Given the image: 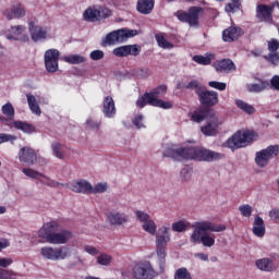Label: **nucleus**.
<instances>
[{
  "label": "nucleus",
  "mask_w": 279,
  "mask_h": 279,
  "mask_svg": "<svg viewBox=\"0 0 279 279\" xmlns=\"http://www.w3.org/2000/svg\"><path fill=\"white\" fill-rule=\"evenodd\" d=\"M166 158L173 160H196L197 162H215L223 158V154L202 147H169L163 151Z\"/></svg>",
  "instance_id": "1"
},
{
  "label": "nucleus",
  "mask_w": 279,
  "mask_h": 279,
  "mask_svg": "<svg viewBox=\"0 0 279 279\" xmlns=\"http://www.w3.org/2000/svg\"><path fill=\"white\" fill-rule=\"evenodd\" d=\"M225 230V225H215L210 221L196 222L190 241L194 244L202 243L204 247H213L215 245V235H210L208 232H223Z\"/></svg>",
  "instance_id": "2"
},
{
  "label": "nucleus",
  "mask_w": 279,
  "mask_h": 279,
  "mask_svg": "<svg viewBox=\"0 0 279 279\" xmlns=\"http://www.w3.org/2000/svg\"><path fill=\"white\" fill-rule=\"evenodd\" d=\"M191 121L194 123H202L207 121L204 126L201 128V132L205 136H217L219 134V128L223 125V121L219 119V116L215 114V111L208 109H198L191 116Z\"/></svg>",
  "instance_id": "3"
},
{
  "label": "nucleus",
  "mask_w": 279,
  "mask_h": 279,
  "mask_svg": "<svg viewBox=\"0 0 279 279\" xmlns=\"http://www.w3.org/2000/svg\"><path fill=\"white\" fill-rule=\"evenodd\" d=\"M60 225L56 221L47 222L38 231L40 239H46L48 243L52 245H64L73 239V233L69 230H59Z\"/></svg>",
  "instance_id": "4"
},
{
  "label": "nucleus",
  "mask_w": 279,
  "mask_h": 279,
  "mask_svg": "<svg viewBox=\"0 0 279 279\" xmlns=\"http://www.w3.org/2000/svg\"><path fill=\"white\" fill-rule=\"evenodd\" d=\"M171 228L169 226H161L156 231V252L159 263L160 271H165V263L167 260V244L171 242Z\"/></svg>",
  "instance_id": "5"
},
{
  "label": "nucleus",
  "mask_w": 279,
  "mask_h": 279,
  "mask_svg": "<svg viewBox=\"0 0 279 279\" xmlns=\"http://www.w3.org/2000/svg\"><path fill=\"white\" fill-rule=\"evenodd\" d=\"M258 134L254 131H238L227 141V147L229 149H241V147H247L250 143L256 141Z\"/></svg>",
  "instance_id": "6"
},
{
  "label": "nucleus",
  "mask_w": 279,
  "mask_h": 279,
  "mask_svg": "<svg viewBox=\"0 0 279 279\" xmlns=\"http://www.w3.org/2000/svg\"><path fill=\"white\" fill-rule=\"evenodd\" d=\"M138 34L136 29H118L112 31L106 35V37L101 40V47H112V45H119V43H125L128 38H134Z\"/></svg>",
  "instance_id": "7"
},
{
  "label": "nucleus",
  "mask_w": 279,
  "mask_h": 279,
  "mask_svg": "<svg viewBox=\"0 0 279 279\" xmlns=\"http://www.w3.org/2000/svg\"><path fill=\"white\" fill-rule=\"evenodd\" d=\"M167 95V86L160 85L157 88L153 89L150 93H146V97L149 99V106H155V108H162L163 110H170L173 108L171 101H165L160 97Z\"/></svg>",
  "instance_id": "8"
},
{
  "label": "nucleus",
  "mask_w": 279,
  "mask_h": 279,
  "mask_svg": "<svg viewBox=\"0 0 279 279\" xmlns=\"http://www.w3.org/2000/svg\"><path fill=\"white\" fill-rule=\"evenodd\" d=\"M279 154L278 145H270L265 149H262L255 155V165L260 169H265L269 165V160H274Z\"/></svg>",
  "instance_id": "9"
},
{
  "label": "nucleus",
  "mask_w": 279,
  "mask_h": 279,
  "mask_svg": "<svg viewBox=\"0 0 279 279\" xmlns=\"http://www.w3.org/2000/svg\"><path fill=\"white\" fill-rule=\"evenodd\" d=\"M204 12L202 7H191L187 12L178 11L175 16L181 21V23H189L191 27L199 25V14Z\"/></svg>",
  "instance_id": "10"
},
{
  "label": "nucleus",
  "mask_w": 279,
  "mask_h": 279,
  "mask_svg": "<svg viewBox=\"0 0 279 279\" xmlns=\"http://www.w3.org/2000/svg\"><path fill=\"white\" fill-rule=\"evenodd\" d=\"M40 255L43 256V258H45V260H64V258L69 256V247L44 246L40 248Z\"/></svg>",
  "instance_id": "11"
},
{
  "label": "nucleus",
  "mask_w": 279,
  "mask_h": 279,
  "mask_svg": "<svg viewBox=\"0 0 279 279\" xmlns=\"http://www.w3.org/2000/svg\"><path fill=\"white\" fill-rule=\"evenodd\" d=\"M136 219H138L140 222H142V228L144 232H147L148 234H151V236L156 235V232L158 231V226H156V222L149 214L137 210L135 211Z\"/></svg>",
  "instance_id": "12"
},
{
  "label": "nucleus",
  "mask_w": 279,
  "mask_h": 279,
  "mask_svg": "<svg viewBox=\"0 0 279 279\" xmlns=\"http://www.w3.org/2000/svg\"><path fill=\"white\" fill-rule=\"evenodd\" d=\"M196 94L203 106H216V104H219V94L215 90H207L206 87H199L196 89Z\"/></svg>",
  "instance_id": "13"
},
{
  "label": "nucleus",
  "mask_w": 279,
  "mask_h": 279,
  "mask_svg": "<svg viewBox=\"0 0 279 279\" xmlns=\"http://www.w3.org/2000/svg\"><path fill=\"white\" fill-rule=\"evenodd\" d=\"M112 11L109 9H93L88 8L87 10L84 11L83 13V19L85 21H88L89 23H97V21H101V19H108V16H111Z\"/></svg>",
  "instance_id": "14"
},
{
  "label": "nucleus",
  "mask_w": 279,
  "mask_h": 279,
  "mask_svg": "<svg viewBox=\"0 0 279 279\" xmlns=\"http://www.w3.org/2000/svg\"><path fill=\"white\" fill-rule=\"evenodd\" d=\"M276 5L258 4L256 8V16L259 21L274 25V10Z\"/></svg>",
  "instance_id": "15"
},
{
  "label": "nucleus",
  "mask_w": 279,
  "mask_h": 279,
  "mask_svg": "<svg viewBox=\"0 0 279 279\" xmlns=\"http://www.w3.org/2000/svg\"><path fill=\"white\" fill-rule=\"evenodd\" d=\"M133 276L136 279H154L156 270H154L149 263L138 264L133 269Z\"/></svg>",
  "instance_id": "16"
},
{
  "label": "nucleus",
  "mask_w": 279,
  "mask_h": 279,
  "mask_svg": "<svg viewBox=\"0 0 279 279\" xmlns=\"http://www.w3.org/2000/svg\"><path fill=\"white\" fill-rule=\"evenodd\" d=\"M107 221L110 226H128L130 222V215L121 210H110L107 213Z\"/></svg>",
  "instance_id": "17"
},
{
  "label": "nucleus",
  "mask_w": 279,
  "mask_h": 279,
  "mask_svg": "<svg viewBox=\"0 0 279 279\" xmlns=\"http://www.w3.org/2000/svg\"><path fill=\"white\" fill-rule=\"evenodd\" d=\"M58 60H60V50L56 48L46 50L44 54L46 71H58Z\"/></svg>",
  "instance_id": "18"
},
{
  "label": "nucleus",
  "mask_w": 279,
  "mask_h": 279,
  "mask_svg": "<svg viewBox=\"0 0 279 279\" xmlns=\"http://www.w3.org/2000/svg\"><path fill=\"white\" fill-rule=\"evenodd\" d=\"M141 51L142 48L140 45H125L113 49V56L117 58H128V56L136 58L137 56H141Z\"/></svg>",
  "instance_id": "19"
},
{
  "label": "nucleus",
  "mask_w": 279,
  "mask_h": 279,
  "mask_svg": "<svg viewBox=\"0 0 279 279\" xmlns=\"http://www.w3.org/2000/svg\"><path fill=\"white\" fill-rule=\"evenodd\" d=\"M19 159L22 165H25V167H33V165H36V161L38 160V155H36V150H34V148L23 147L19 151Z\"/></svg>",
  "instance_id": "20"
},
{
  "label": "nucleus",
  "mask_w": 279,
  "mask_h": 279,
  "mask_svg": "<svg viewBox=\"0 0 279 279\" xmlns=\"http://www.w3.org/2000/svg\"><path fill=\"white\" fill-rule=\"evenodd\" d=\"M65 189H70L73 193H82L83 195H90L92 184L86 180L73 181L65 184Z\"/></svg>",
  "instance_id": "21"
},
{
  "label": "nucleus",
  "mask_w": 279,
  "mask_h": 279,
  "mask_svg": "<svg viewBox=\"0 0 279 279\" xmlns=\"http://www.w3.org/2000/svg\"><path fill=\"white\" fill-rule=\"evenodd\" d=\"M243 28L236 26H230L229 28L222 32V40L225 43H234V40H239L241 36H243Z\"/></svg>",
  "instance_id": "22"
},
{
  "label": "nucleus",
  "mask_w": 279,
  "mask_h": 279,
  "mask_svg": "<svg viewBox=\"0 0 279 279\" xmlns=\"http://www.w3.org/2000/svg\"><path fill=\"white\" fill-rule=\"evenodd\" d=\"M4 16L8 19V21H12V19H23L25 16L26 11L25 7L21 4V2H14L10 10H5L3 12Z\"/></svg>",
  "instance_id": "23"
},
{
  "label": "nucleus",
  "mask_w": 279,
  "mask_h": 279,
  "mask_svg": "<svg viewBox=\"0 0 279 279\" xmlns=\"http://www.w3.org/2000/svg\"><path fill=\"white\" fill-rule=\"evenodd\" d=\"M28 29L34 43H38V40H45V38H47V31L43 28V26H36L34 22L29 23Z\"/></svg>",
  "instance_id": "24"
},
{
  "label": "nucleus",
  "mask_w": 279,
  "mask_h": 279,
  "mask_svg": "<svg viewBox=\"0 0 279 279\" xmlns=\"http://www.w3.org/2000/svg\"><path fill=\"white\" fill-rule=\"evenodd\" d=\"M102 112H104L105 117H107V119H112V117H114V114H117V107H114V99H112V97L107 96L104 99Z\"/></svg>",
  "instance_id": "25"
},
{
  "label": "nucleus",
  "mask_w": 279,
  "mask_h": 279,
  "mask_svg": "<svg viewBox=\"0 0 279 279\" xmlns=\"http://www.w3.org/2000/svg\"><path fill=\"white\" fill-rule=\"evenodd\" d=\"M154 5L155 0H137L136 10L140 14H151Z\"/></svg>",
  "instance_id": "26"
},
{
  "label": "nucleus",
  "mask_w": 279,
  "mask_h": 279,
  "mask_svg": "<svg viewBox=\"0 0 279 279\" xmlns=\"http://www.w3.org/2000/svg\"><path fill=\"white\" fill-rule=\"evenodd\" d=\"M265 220H263L260 216H255L253 222V234L259 239H263V236H265Z\"/></svg>",
  "instance_id": "27"
},
{
  "label": "nucleus",
  "mask_w": 279,
  "mask_h": 279,
  "mask_svg": "<svg viewBox=\"0 0 279 279\" xmlns=\"http://www.w3.org/2000/svg\"><path fill=\"white\" fill-rule=\"evenodd\" d=\"M25 32V26L23 25H17V26H11L7 32H5V38L7 40H19V37L21 34Z\"/></svg>",
  "instance_id": "28"
},
{
  "label": "nucleus",
  "mask_w": 279,
  "mask_h": 279,
  "mask_svg": "<svg viewBox=\"0 0 279 279\" xmlns=\"http://www.w3.org/2000/svg\"><path fill=\"white\" fill-rule=\"evenodd\" d=\"M10 128H15V130H21L24 134H34L36 132V126L23 121H15L10 124Z\"/></svg>",
  "instance_id": "29"
},
{
  "label": "nucleus",
  "mask_w": 279,
  "mask_h": 279,
  "mask_svg": "<svg viewBox=\"0 0 279 279\" xmlns=\"http://www.w3.org/2000/svg\"><path fill=\"white\" fill-rule=\"evenodd\" d=\"M255 266L260 271H274V269H276V267L274 266V260L267 257L255 260Z\"/></svg>",
  "instance_id": "30"
},
{
  "label": "nucleus",
  "mask_w": 279,
  "mask_h": 279,
  "mask_svg": "<svg viewBox=\"0 0 279 279\" xmlns=\"http://www.w3.org/2000/svg\"><path fill=\"white\" fill-rule=\"evenodd\" d=\"M269 88V82L259 81L258 83H251L246 85V90L248 93H263V90H267Z\"/></svg>",
  "instance_id": "31"
},
{
  "label": "nucleus",
  "mask_w": 279,
  "mask_h": 279,
  "mask_svg": "<svg viewBox=\"0 0 279 279\" xmlns=\"http://www.w3.org/2000/svg\"><path fill=\"white\" fill-rule=\"evenodd\" d=\"M236 71V65L231 59H222L217 61V71Z\"/></svg>",
  "instance_id": "32"
},
{
  "label": "nucleus",
  "mask_w": 279,
  "mask_h": 279,
  "mask_svg": "<svg viewBox=\"0 0 279 279\" xmlns=\"http://www.w3.org/2000/svg\"><path fill=\"white\" fill-rule=\"evenodd\" d=\"M26 99L33 114H37V117H40L43 111L40 110V106H38V102L36 101V97L32 94H27Z\"/></svg>",
  "instance_id": "33"
},
{
  "label": "nucleus",
  "mask_w": 279,
  "mask_h": 279,
  "mask_svg": "<svg viewBox=\"0 0 279 279\" xmlns=\"http://www.w3.org/2000/svg\"><path fill=\"white\" fill-rule=\"evenodd\" d=\"M156 43L161 49H173V44L165 37V33H158L155 35Z\"/></svg>",
  "instance_id": "34"
},
{
  "label": "nucleus",
  "mask_w": 279,
  "mask_h": 279,
  "mask_svg": "<svg viewBox=\"0 0 279 279\" xmlns=\"http://www.w3.org/2000/svg\"><path fill=\"white\" fill-rule=\"evenodd\" d=\"M235 106L240 110H242V112H245L246 114H254V112H256V109L254 108V106H252L241 99L235 100Z\"/></svg>",
  "instance_id": "35"
},
{
  "label": "nucleus",
  "mask_w": 279,
  "mask_h": 279,
  "mask_svg": "<svg viewBox=\"0 0 279 279\" xmlns=\"http://www.w3.org/2000/svg\"><path fill=\"white\" fill-rule=\"evenodd\" d=\"M51 149L56 158H58L59 160H64V146H62L60 142H53L51 144Z\"/></svg>",
  "instance_id": "36"
},
{
  "label": "nucleus",
  "mask_w": 279,
  "mask_h": 279,
  "mask_svg": "<svg viewBox=\"0 0 279 279\" xmlns=\"http://www.w3.org/2000/svg\"><path fill=\"white\" fill-rule=\"evenodd\" d=\"M64 62H68V64H84L86 61L85 57L80 54H70L66 57H63Z\"/></svg>",
  "instance_id": "37"
},
{
  "label": "nucleus",
  "mask_w": 279,
  "mask_h": 279,
  "mask_svg": "<svg viewBox=\"0 0 279 279\" xmlns=\"http://www.w3.org/2000/svg\"><path fill=\"white\" fill-rule=\"evenodd\" d=\"M213 58H215V54H207L206 57L202 54H196L193 57V61L197 64H203V66H207V64H210L213 62Z\"/></svg>",
  "instance_id": "38"
},
{
  "label": "nucleus",
  "mask_w": 279,
  "mask_h": 279,
  "mask_svg": "<svg viewBox=\"0 0 279 279\" xmlns=\"http://www.w3.org/2000/svg\"><path fill=\"white\" fill-rule=\"evenodd\" d=\"M41 178H43V180H40L41 184H45L46 186H49L50 189H58V186L66 187V184H61L60 182L52 180L45 174H43Z\"/></svg>",
  "instance_id": "39"
},
{
  "label": "nucleus",
  "mask_w": 279,
  "mask_h": 279,
  "mask_svg": "<svg viewBox=\"0 0 279 279\" xmlns=\"http://www.w3.org/2000/svg\"><path fill=\"white\" fill-rule=\"evenodd\" d=\"M225 10L228 14H234L236 10H241V0H231V3L226 4Z\"/></svg>",
  "instance_id": "40"
},
{
  "label": "nucleus",
  "mask_w": 279,
  "mask_h": 279,
  "mask_svg": "<svg viewBox=\"0 0 279 279\" xmlns=\"http://www.w3.org/2000/svg\"><path fill=\"white\" fill-rule=\"evenodd\" d=\"M22 172L24 173V175H26L27 178H32L33 180H40V178H43V173L31 168H23Z\"/></svg>",
  "instance_id": "41"
},
{
  "label": "nucleus",
  "mask_w": 279,
  "mask_h": 279,
  "mask_svg": "<svg viewBox=\"0 0 279 279\" xmlns=\"http://www.w3.org/2000/svg\"><path fill=\"white\" fill-rule=\"evenodd\" d=\"M2 113L8 117V119H14V107L12 104L7 102L5 105L2 106Z\"/></svg>",
  "instance_id": "42"
},
{
  "label": "nucleus",
  "mask_w": 279,
  "mask_h": 279,
  "mask_svg": "<svg viewBox=\"0 0 279 279\" xmlns=\"http://www.w3.org/2000/svg\"><path fill=\"white\" fill-rule=\"evenodd\" d=\"M19 274L14 272L13 270H8L0 268V279H16Z\"/></svg>",
  "instance_id": "43"
},
{
  "label": "nucleus",
  "mask_w": 279,
  "mask_h": 279,
  "mask_svg": "<svg viewBox=\"0 0 279 279\" xmlns=\"http://www.w3.org/2000/svg\"><path fill=\"white\" fill-rule=\"evenodd\" d=\"M108 191V183H97L95 187L92 185L90 194H99V193H106Z\"/></svg>",
  "instance_id": "44"
},
{
  "label": "nucleus",
  "mask_w": 279,
  "mask_h": 279,
  "mask_svg": "<svg viewBox=\"0 0 279 279\" xmlns=\"http://www.w3.org/2000/svg\"><path fill=\"white\" fill-rule=\"evenodd\" d=\"M97 263H98V265H104L105 267H108V265H110V263H112V256H110L108 254H100L97 257Z\"/></svg>",
  "instance_id": "45"
},
{
  "label": "nucleus",
  "mask_w": 279,
  "mask_h": 279,
  "mask_svg": "<svg viewBox=\"0 0 279 279\" xmlns=\"http://www.w3.org/2000/svg\"><path fill=\"white\" fill-rule=\"evenodd\" d=\"M242 217H252L254 208L251 205L244 204L239 207Z\"/></svg>",
  "instance_id": "46"
},
{
  "label": "nucleus",
  "mask_w": 279,
  "mask_h": 279,
  "mask_svg": "<svg viewBox=\"0 0 279 279\" xmlns=\"http://www.w3.org/2000/svg\"><path fill=\"white\" fill-rule=\"evenodd\" d=\"M174 279H193L191 278V272L186 268H180L174 275Z\"/></svg>",
  "instance_id": "47"
},
{
  "label": "nucleus",
  "mask_w": 279,
  "mask_h": 279,
  "mask_svg": "<svg viewBox=\"0 0 279 279\" xmlns=\"http://www.w3.org/2000/svg\"><path fill=\"white\" fill-rule=\"evenodd\" d=\"M267 62H270V64H274L275 66H278L279 63V53L278 52H271L268 56L264 57Z\"/></svg>",
  "instance_id": "48"
},
{
  "label": "nucleus",
  "mask_w": 279,
  "mask_h": 279,
  "mask_svg": "<svg viewBox=\"0 0 279 279\" xmlns=\"http://www.w3.org/2000/svg\"><path fill=\"white\" fill-rule=\"evenodd\" d=\"M16 141V135L0 133V145L2 143H14Z\"/></svg>",
  "instance_id": "49"
},
{
  "label": "nucleus",
  "mask_w": 279,
  "mask_h": 279,
  "mask_svg": "<svg viewBox=\"0 0 279 279\" xmlns=\"http://www.w3.org/2000/svg\"><path fill=\"white\" fill-rule=\"evenodd\" d=\"M105 56L106 53H104V50H93L89 53L90 60H94L95 62H97L98 60H104Z\"/></svg>",
  "instance_id": "50"
},
{
  "label": "nucleus",
  "mask_w": 279,
  "mask_h": 279,
  "mask_svg": "<svg viewBox=\"0 0 279 279\" xmlns=\"http://www.w3.org/2000/svg\"><path fill=\"white\" fill-rule=\"evenodd\" d=\"M187 226L184 221H178L172 223L173 232H185Z\"/></svg>",
  "instance_id": "51"
},
{
  "label": "nucleus",
  "mask_w": 279,
  "mask_h": 279,
  "mask_svg": "<svg viewBox=\"0 0 279 279\" xmlns=\"http://www.w3.org/2000/svg\"><path fill=\"white\" fill-rule=\"evenodd\" d=\"M268 84L271 90H278L279 93V75L272 76Z\"/></svg>",
  "instance_id": "52"
},
{
  "label": "nucleus",
  "mask_w": 279,
  "mask_h": 279,
  "mask_svg": "<svg viewBox=\"0 0 279 279\" xmlns=\"http://www.w3.org/2000/svg\"><path fill=\"white\" fill-rule=\"evenodd\" d=\"M208 86H210V88H216V90H226V83H221V82H217V81H210L208 83Z\"/></svg>",
  "instance_id": "53"
},
{
  "label": "nucleus",
  "mask_w": 279,
  "mask_h": 279,
  "mask_svg": "<svg viewBox=\"0 0 279 279\" xmlns=\"http://www.w3.org/2000/svg\"><path fill=\"white\" fill-rule=\"evenodd\" d=\"M149 105V96L147 94H144L141 98L137 99L136 106L137 108H145V106Z\"/></svg>",
  "instance_id": "54"
},
{
  "label": "nucleus",
  "mask_w": 279,
  "mask_h": 279,
  "mask_svg": "<svg viewBox=\"0 0 279 279\" xmlns=\"http://www.w3.org/2000/svg\"><path fill=\"white\" fill-rule=\"evenodd\" d=\"M278 49H279V41L277 39H270L268 41V51H270V53H276Z\"/></svg>",
  "instance_id": "55"
},
{
  "label": "nucleus",
  "mask_w": 279,
  "mask_h": 279,
  "mask_svg": "<svg viewBox=\"0 0 279 279\" xmlns=\"http://www.w3.org/2000/svg\"><path fill=\"white\" fill-rule=\"evenodd\" d=\"M86 125H87V128H90V130H99L101 122L89 118L86 121Z\"/></svg>",
  "instance_id": "56"
},
{
  "label": "nucleus",
  "mask_w": 279,
  "mask_h": 279,
  "mask_svg": "<svg viewBox=\"0 0 279 279\" xmlns=\"http://www.w3.org/2000/svg\"><path fill=\"white\" fill-rule=\"evenodd\" d=\"M133 124L135 128H137V130L145 128V124H143V114H137L133 120Z\"/></svg>",
  "instance_id": "57"
},
{
  "label": "nucleus",
  "mask_w": 279,
  "mask_h": 279,
  "mask_svg": "<svg viewBox=\"0 0 279 279\" xmlns=\"http://www.w3.org/2000/svg\"><path fill=\"white\" fill-rule=\"evenodd\" d=\"M191 175H192L191 170H189L187 168H183L181 170V180L183 182H189V180H191Z\"/></svg>",
  "instance_id": "58"
},
{
  "label": "nucleus",
  "mask_w": 279,
  "mask_h": 279,
  "mask_svg": "<svg viewBox=\"0 0 279 279\" xmlns=\"http://www.w3.org/2000/svg\"><path fill=\"white\" fill-rule=\"evenodd\" d=\"M84 251L87 254H90V256H97V254H99V250H97V247L90 246V245H85Z\"/></svg>",
  "instance_id": "59"
},
{
  "label": "nucleus",
  "mask_w": 279,
  "mask_h": 279,
  "mask_svg": "<svg viewBox=\"0 0 279 279\" xmlns=\"http://www.w3.org/2000/svg\"><path fill=\"white\" fill-rule=\"evenodd\" d=\"M12 263V258H0V267H3V269L10 267Z\"/></svg>",
  "instance_id": "60"
},
{
  "label": "nucleus",
  "mask_w": 279,
  "mask_h": 279,
  "mask_svg": "<svg viewBox=\"0 0 279 279\" xmlns=\"http://www.w3.org/2000/svg\"><path fill=\"white\" fill-rule=\"evenodd\" d=\"M269 217L270 219H272L274 221H276V219H279V209L275 208L272 210L269 211Z\"/></svg>",
  "instance_id": "61"
},
{
  "label": "nucleus",
  "mask_w": 279,
  "mask_h": 279,
  "mask_svg": "<svg viewBox=\"0 0 279 279\" xmlns=\"http://www.w3.org/2000/svg\"><path fill=\"white\" fill-rule=\"evenodd\" d=\"M187 88H195V90L197 92V88H204V86H201L197 81H192L187 84Z\"/></svg>",
  "instance_id": "62"
},
{
  "label": "nucleus",
  "mask_w": 279,
  "mask_h": 279,
  "mask_svg": "<svg viewBox=\"0 0 279 279\" xmlns=\"http://www.w3.org/2000/svg\"><path fill=\"white\" fill-rule=\"evenodd\" d=\"M195 258H199V260H208V254H205V253H197L195 254Z\"/></svg>",
  "instance_id": "63"
},
{
  "label": "nucleus",
  "mask_w": 279,
  "mask_h": 279,
  "mask_svg": "<svg viewBox=\"0 0 279 279\" xmlns=\"http://www.w3.org/2000/svg\"><path fill=\"white\" fill-rule=\"evenodd\" d=\"M10 246V242H8V240H1L0 241V252L2 250H5V247H9Z\"/></svg>",
  "instance_id": "64"
}]
</instances>
